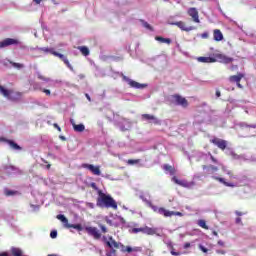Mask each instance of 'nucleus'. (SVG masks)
Segmentation results:
<instances>
[{
	"label": "nucleus",
	"mask_w": 256,
	"mask_h": 256,
	"mask_svg": "<svg viewBox=\"0 0 256 256\" xmlns=\"http://www.w3.org/2000/svg\"><path fill=\"white\" fill-rule=\"evenodd\" d=\"M167 25H175L176 27H178L179 29H181V31H194L195 27L194 26H185V22L183 21H179V22H171V18H168L167 20Z\"/></svg>",
	"instance_id": "nucleus-4"
},
{
	"label": "nucleus",
	"mask_w": 256,
	"mask_h": 256,
	"mask_svg": "<svg viewBox=\"0 0 256 256\" xmlns=\"http://www.w3.org/2000/svg\"><path fill=\"white\" fill-rule=\"evenodd\" d=\"M216 253L218 255H225V253H227L225 250H216Z\"/></svg>",
	"instance_id": "nucleus-53"
},
{
	"label": "nucleus",
	"mask_w": 256,
	"mask_h": 256,
	"mask_svg": "<svg viewBox=\"0 0 256 256\" xmlns=\"http://www.w3.org/2000/svg\"><path fill=\"white\" fill-rule=\"evenodd\" d=\"M189 247H191V243L186 242V243L184 244V249H189Z\"/></svg>",
	"instance_id": "nucleus-58"
},
{
	"label": "nucleus",
	"mask_w": 256,
	"mask_h": 256,
	"mask_svg": "<svg viewBox=\"0 0 256 256\" xmlns=\"http://www.w3.org/2000/svg\"><path fill=\"white\" fill-rule=\"evenodd\" d=\"M66 229H76V231H83V226L81 224H69L66 226Z\"/></svg>",
	"instance_id": "nucleus-28"
},
{
	"label": "nucleus",
	"mask_w": 256,
	"mask_h": 256,
	"mask_svg": "<svg viewBox=\"0 0 256 256\" xmlns=\"http://www.w3.org/2000/svg\"><path fill=\"white\" fill-rule=\"evenodd\" d=\"M214 41H223V33L219 29L213 31Z\"/></svg>",
	"instance_id": "nucleus-23"
},
{
	"label": "nucleus",
	"mask_w": 256,
	"mask_h": 256,
	"mask_svg": "<svg viewBox=\"0 0 256 256\" xmlns=\"http://www.w3.org/2000/svg\"><path fill=\"white\" fill-rule=\"evenodd\" d=\"M37 78L40 79V81H44L45 83H53V80L51 78H47L41 74V72L36 71Z\"/></svg>",
	"instance_id": "nucleus-24"
},
{
	"label": "nucleus",
	"mask_w": 256,
	"mask_h": 256,
	"mask_svg": "<svg viewBox=\"0 0 256 256\" xmlns=\"http://www.w3.org/2000/svg\"><path fill=\"white\" fill-rule=\"evenodd\" d=\"M98 227L101 229L102 233H109V230L107 229V226L98 223Z\"/></svg>",
	"instance_id": "nucleus-38"
},
{
	"label": "nucleus",
	"mask_w": 256,
	"mask_h": 256,
	"mask_svg": "<svg viewBox=\"0 0 256 256\" xmlns=\"http://www.w3.org/2000/svg\"><path fill=\"white\" fill-rule=\"evenodd\" d=\"M212 163H215L216 165H219V160H217V158H215V156H213V154H211V152L208 153Z\"/></svg>",
	"instance_id": "nucleus-39"
},
{
	"label": "nucleus",
	"mask_w": 256,
	"mask_h": 256,
	"mask_svg": "<svg viewBox=\"0 0 256 256\" xmlns=\"http://www.w3.org/2000/svg\"><path fill=\"white\" fill-rule=\"evenodd\" d=\"M143 251V248L139 246L132 247V253H141Z\"/></svg>",
	"instance_id": "nucleus-42"
},
{
	"label": "nucleus",
	"mask_w": 256,
	"mask_h": 256,
	"mask_svg": "<svg viewBox=\"0 0 256 256\" xmlns=\"http://www.w3.org/2000/svg\"><path fill=\"white\" fill-rule=\"evenodd\" d=\"M156 41H159V43H166V45H171V38H163L161 36H157Z\"/></svg>",
	"instance_id": "nucleus-30"
},
{
	"label": "nucleus",
	"mask_w": 256,
	"mask_h": 256,
	"mask_svg": "<svg viewBox=\"0 0 256 256\" xmlns=\"http://www.w3.org/2000/svg\"><path fill=\"white\" fill-rule=\"evenodd\" d=\"M106 223L110 226L113 225V220L109 219V218H106Z\"/></svg>",
	"instance_id": "nucleus-56"
},
{
	"label": "nucleus",
	"mask_w": 256,
	"mask_h": 256,
	"mask_svg": "<svg viewBox=\"0 0 256 256\" xmlns=\"http://www.w3.org/2000/svg\"><path fill=\"white\" fill-rule=\"evenodd\" d=\"M56 219H58L59 221H61V223H63V227H65V229H67V226L69 225V219H67V217H65V215L63 214H58L56 216Z\"/></svg>",
	"instance_id": "nucleus-22"
},
{
	"label": "nucleus",
	"mask_w": 256,
	"mask_h": 256,
	"mask_svg": "<svg viewBox=\"0 0 256 256\" xmlns=\"http://www.w3.org/2000/svg\"><path fill=\"white\" fill-rule=\"evenodd\" d=\"M88 207H90V209H93L94 204L93 203H88Z\"/></svg>",
	"instance_id": "nucleus-63"
},
{
	"label": "nucleus",
	"mask_w": 256,
	"mask_h": 256,
	"mask_svg": "<svg viewBox=\"0 0 256 256\" xmlns=\"http://www.w3.org/2000/svg\"><path fill=\"white\" fill-rule=\"evenodd\" d=\"M54 128L57 129V131H59V133H61V127L59 126V124L54 123Z\"/></svg>",
	"instance_id": "nucleus-54"
},
{
	"label": "nucleus",
	"mask_w": 256,
	"mask_h": 256,
	"mask_svg": "<svg viewBox=\"0 0 256 256\" xmlns=\"http://www.w3.org/2000/svg\"><path fill=\"white\" fill-rule=\"evenodd\" d=\"M159 215H163V217H173V215H176L177 217H183V213L181 212H175V211H169L163 207H160L158 210Z\"/></svg>",
	"instance_id": "nucleus-8"
},
{
	"label": "nucleus",
	"mask_w": 256,
	"mask_h": 256,
	"mask_svg": "<svg viewBox=\"0 0 256 256\" xmlns=\"http://www.w3.org/2000/svg\"><path fill=\"white\" fill-rule=\"evenodd\" d=\"M235 215H237L238 217H242V215H247V212H241V211L236 210Z\"/></svg>",
	"instance_id": "nucleus-47"
},
{
	"label": "nucleus",
	"mask_w": 256,
	"mask_h": 256,
	"mask_svg": "<svg viewBox=\"0 0 256 256\" xmlns=\"http://www.w3.org/2000/svg\"><path fill=\"white\" fill-rule=\"evenodd\" d=\"M8 145L14 149L15 151H21V146H19L15 141L13 140H7Z\"/></svg>",
	"instance_id": "nucleus-27"
},
{
	"label": "nucleus",
	"mask_w": 256,
	"mask_h": 256,
	"mask_svg": "<svg viewBox=\"0 0 256 256\" xmlns=\"http://www.w3.org/2000/svg\"><path fill=\"white\" fill-rule=\"evenodd\" d=\"M122 75V79L123 81H125V83H127V85H129V87H131L132 89H145L148 87L147 84H141L127 76H125L124 74Z\"/></svg>",
	"instance_id": "nucleus-3"
},
{
	"label": "nucleus",
	"mask_w": 256,
	"mask_h": 256,
	"mask_svg": "<svg viewBox=\"0 0 256 256\" xmlns=\"http://www.w3.org/2000/svg\"><path fill=\"white\" fill-rule=\"evenodd\" d=\"M62 61L66 65V67H68V69H70V71H73V65H71V63L69 62V59L64 58V60H62Z\"/></svg>",
	"instance_id": "nucleus-37"
},
{
	"label": "nucleus",
	"mask_w": 256,
	"mask_h": 256,
	"mask_svg": "<svg viewBox=\"0 0 256 256\" xmlns=\"http://www.w3.org/2000/svg\"><path fill=\"white\" fill-rule=\"evenodd\" d=\"M170 253H171V255H173V256H179V255H181V252H176V251H175V248H172L171 251H170Z\"/></svg>",
	"instance_id": "nucleus-46"
},
{
	"label": "nucleus",
	"mask_w": 256,
	"mask_h": 256,
	"mask_svg": "<svg viewBox=\"0 0 256 256\" xmlns=\"http://www.w3.org/2000/svg\"><path fill=\"white\" fill-rule=\"evenodd\" d=\"M172 181L176 184V185H180V187H187V182L185 180H179L177 179V176H174L172 178Z\"/></svg>",
	"instance_id": "nucleus-26"
},
{
	"label": "nucleus",
	"mask_w": 256,
	"mask_h": 256,
	"mask_svg": "<svg viewBox=\"0 0 256 256\" xmlns=\"http://www.w3.org/2000/svg\"><path fill=\"white\" fill-rule=\"evenodd\" d=\"M230 155H231L232 158H234V159H241V157H240L237 153H235V152H233V151H230Z\"/></svg>",
	"instance_id": "nucleus-43"
},
{
	"label": "nucleus",
	"mask_w": 256,
	"mask_h": 256,
	"mask_svg": "<svg viewBox=\"0 0 256 256\" xmlns=\"http://www.w3.org/2000/svg\"><path fill=\"white\" fill-rule=\"evenodd\" d=\"M41 1L43 0H33V3H36V5H41ZM52 3H55V0H51Z\"/></svg>",
	"instance_id": "nucleus-52"
},
{
	"label": "nucleus",
	"mask_w": 256,
	"mask_h": 256,
	"mask_svg": "<svg viewBox=\"0 0 256 256\" xmlns=\"http://www.w3.org/2000/svg\"><path fill=\"white\" fill-rule=\"evenodd\" d=\"M198 225L199 227H201L202 229H209V226H207V222L205 220H199L198 221Z\"/></svg>",
	"instance_id": "nucleus-35"
},
{
	"label": "nucleus",
	"mask_w": 256,
	"mask_h": 256,
	"mask_svg": "<svg viewBox=\"0 0 256 256\" xmlns=\"http://www.w3.org/2000/svg\"><path fill=\"white\" fill-rule=\"evenodd\" d=\"M164 171H168L170 173V175H175V173H177V170H175V167L169 165V164H165L163 166Z\"/></svg>",
	"instance_id": "nucleus-25"
},
{
	"label": "nucleus",
	"mask_w": 256,
	"mask_h": 256,
	"mask_svg": "<svg viewBox=\"0 0 256 256\" xmlns=\"http://www.w3.org/2000/svg\"><path fill=\"white\" fill-rule=\"evenodd\" d=\"M70 123L76 133H83V131H85V125L76 124L75 120H73V119H70Z\"/></svg>",
	"instance_id": "nucleus-13"
},
{
	"label": "nucleus",
	"mask_w": 256,
	"mask_h": 256,
	"mask_svg": "<svg viewBox=\"0 0 256 256\" xmlns=\"http://www.w3.org/2000/svg\"><path fill=\"white\" fill-rule=\"evenodd\" d=\"M150 207L154 211V213H159V209H160L159 207H157V206H155L153 204H150Z\"/></svg>",
	"instance_id": "nucleus-45"
},
{
	"label": "nucleus",
	"mask_w": 256,
	"mask_h": 256,
	"mask_svg": "<svg viewBox=\"0 0 256 256\" xmlns=\"http://www.w3.org/2000/svg\"><path fill=\"white\" fill-rule=\"evenodd\" d=\"M236 225H243V222L241 220V217H237L235 220Z\"/></svg>",
	"instance_id": "nucleus-51"
},
{
	"label": "nucleus",
	"mask_w": 256,
	"mask_h": 256,
	"mask_svg": "<svg viewBox=\"0 0 256 256\" xmlns=\"http://www.w3.org/2000/svg\"><path fill=\"white\" fill-rule=\"evenodd\" d=\"M142 119H144L145 121H153L155 125H159V120L154 115L142 114Z\"/></svg>",
	"instance_id": "nucleus-17"
},
{
	"label": "nucleus",
	"mask_w": 256,
	"mask_h": 256,
	"mask_svg": "<svg viewBox=\"0 0 256 256\" xmlns=\"http://www.w3.org/2000/svg\"><path fill=\"white\" fill-rule=\"evenodd\" d=\"M141 160L139 159H136V160H133V159H129L127 160V164L128 165H137V163H139Z\"/></svg>",
	"instance_id": "nucleus-40"
},
{
	"label": "nucleus",
	"mask_w": 256,
	"mask_h": 256,
	"mask_svg": "<svg viewBox=\"0 0 256 256\" xmlns=\"http://www.w3.org/2000/svg\"><path fill=\"white\" fill-rule=\"evenodd\" d=\"M85 231L88 235H90V237H93V239H101V232H99V229H97V227L86 226Z\"/></svg>",
	"instance_id": "nucleus-5"
},
{
	"label": "nucleus",
	"mask_w": 256,
	"mask_h": 256,
	"mask_svg": "<svg viewBox=\"0 0 256 256\" xmlns=\"http://www.w3.org/2000/svg\"><path fill=\"white\" fill-rule=\"evenodd\" d=\"M230 71H237V69H239V66L235 65V64H232L230 67H229Z\"/></svg>",
	"instance_id": "nucleus-49"
},
{
	"label": "nucleus",
	"mask_w": 256,
	"mask_h": 256,
	"mask_svg": "<svg viewBox=\"0 0 256 256\" xmlns=\"http://www.w3.org/2000/svg\"><path fill=\"white\" fill-rule=\"evenodd\" d=\"M13 93V89H7L0 85V95H3V97H10V95H13Z\"/></svg>",
	"instance_id": "nucleus-18"
},
{
	"label": "nucleus",
	"mask_w": 256,
	"mask_h": 256,
	"mask_svg": "<svg viewBox=\"0 0 256 256\" xmlns=\"http://www.w3.org/2000/svg\"><path fill=\"white\" fill-rule=\"evenodd\" d=\"M78 49L84 57L89 56V48H87V46H80Z\"/></svg>",
	"instance_id": "nucleus-34"
},
{
	"label": "nucleus",
	"mask_w": 256,
	"mask_h": 256,
	"mask_svg": "<svg viewBox=\"0 0 256 256\" xmlns=\"http://www.w3.org/2000/svg\"><path fill=\"white\" fill-rule=\"evenodd\" d=\"M221 95V92L219 90H216V97H219Z\"/></svg>",
	"instance_id": "nucleus-62"
},
{
	"label": "nucleus",
	"mask_w": 256,
	"mask_h": 256,
	"mask_svg": "<svg viewBox=\"0 0 256 256\" xmlns=\"http://www.w3.org/2000/svg\"><path fill=\"white\" fill-rule=\"evenodd\" d=\"M4 195H6V197H11L13 195H19V191L5 189Z\"/></svg>",
	"instance_id": "nucleus-32"
},
{
	"label": "nucleus",
	"mask_w": 256,
	"mask_h": 256,
	"mask_svg": "<svg viewBox=\"0 0 256 256\" xmlns=\"http://www.w3.org/2000/svg\"><path fill=\"white\" fill-rule=\"evenodd\" d=\"M140 23H141L142 27H144V29H147V31H153V26H151V24H149V22L141 19Z\"/></svg>",
	"instance_id": "nucleus-29"
},
{
	"label": "nucleus",
	"mask_w": 256,
	"mask_h": 256,
	"mask_svg": "<svg viewBox=\"0 0 256 256\" xmlns=\"http://www.w3.org/2000/svg\"><path fill=\"white\" fill-rule=\"evenodd\" d=\"M210 143H213V145H216V147H218V149H221V151H225L227 149V141L221 138L215 137L210 140Z\"/></svg>",
	"instance_id": "nucleus-7"
},
{
	"label": "nucleus",
	"mask_w": 256,
	"mask_h": 256,
	"mask_svg": "<svg viewBox=\"0 0 256 256\" xmlns=\"http://www.w3.org/2000/svg\"><path fill=\"white\" fill-rule=\"evenodd\" d=\"M59 139H61V141H67V138H65V136H59Z\"/></svg>",
	"instance_id": "nucleus-60"
},
{
	"label": "nucleus",
	"mask_w": 256,
	"mask_h": 256,
	"mask_svg": "<svg viewBox=\"0 0 256 256\" xmlns=\"http://www.w3.org/2000/svg\"><path fill=\"white\" fill-rule=\"evenodd\" d=\"M0 256H9V253H7V252H0Z\"/></svg>",
	"instance_id": "nucleus-59"
},
{
	"label": "nucleus",
	"mask_w": 256,
	"mask_h": 256,
	"mask_svg": "<svg viewBox=\"0 0 256 256\" xmlns=\"http://www.w3.org/2000/svg\"><path fill=\"white\" fill-rule=\"evenodd\" d=\"M11 45H19V40L14 38H6L0 41V49H5V47H9Z\"/></svg>",
	"instance_id": "nucleus-10"
},
{
	"label": "nucleus",
	"mask_w": 256,
	"mask_h": 256,
	"mask_svg": "<svg viewBox=\"0 0 256 256\" xmlns=\"http://www.w3.org/2000/svg\"><path fill=\"white\" fill-rule=\"evenodd\" d=\"M227 175H229V177H233V171H228Z\"/></svg>",
	"instance_id": "nucleus-61"
},
{
	"label": "nucleus",
	"mask_w": 256,
	"mask_h": 256,
	"mask_svg": "<svg viewBox=\"0 0 256 256\" xmlns=\"http://www.w3.org/2000/svg\"><path fill=\"white\" fill-rule=\"evenodd\" d=\"M202 39H209V32H204L201 34Z\"/></svg>",
	"instance_id": "nucleus-50"
},
{
	"label": "nucleus",
	"mask_w": 256,
	"mask_h": 256,
	"mask_svg": "<svg viewBox=\"0 0 256 256\" xmlns=\"http://www.w3.org/2000/svg\"><path fill=\"white\" fill-rule=\"evenodd\" d=\"M103 241L104 243L109 247V249H111V253H117V251L115 249H121V245H123L121 242H117L115 241V239H113V236L109 237V240H107L106 236H103Z\"/></svg>",
	"instance_id": "nucleus-2"
},
{
	"label": "nucleus",
	"mask_w": 256,
	"mask_h": 256,
	"mask_svg": "<svg viewBox=\"0 0 256 256\" xmlns=\"http://www.w3.org/2000/svg\"><path fill=\"white\" fill-rule=\"evenodd\" d=\"M39 51L44 53V55H54L55 48H53V47H42V48H39Z\"/></svg>",
	"instance_id": "nucleus-21"
},
{
	"label": "nucleus",
	"mask_w": 256,
	"mask_h": 256,
	"mask_svg": "<svg viewBox=\"0 0 256 256\" xmlns=\"http://www.w3.org/2000/svg\"><path fill=\"white\" fill-rule=\"evenodd\" d=\"M215 59L218 63H223V65H229V63H233V61H235V58L229 57L225 54H216Z\"/></svg>",
	"instance_id": "nucleus-6"
},
{
	"label": "nucleus",
	"mask_w": 256,
	"mask_h": 256,
	"mask_svg": "<svg viewBox=\"0 0 256 256\" xmlns=\"http://www.w3.org/2000/svg\"><path fill=\"white\" fill-rule=\"evenodd\" d=\"M203 171H206L208 175H211V173H217L219 171V167L214 165H202Z\"/></svg>",
	"instance_id": "nucleus-14"
},
{
	"label": "nucleus",
	"mask_w": 256,
	"mask_h": 256,
	"mask_svg": "<svg viewBox=\"0 0 256 256\" xmlns=\"http://www.w3.org/2000/svg\"><path fill=\"white\" fill-rule=\"evenodd\" d=\"M3 65H5V67H9V65H12V67H14V69H18V70L25 68L24 64L13 62L11 60H4Z\"/></svg>",
	"instance_id": "nucleus-12"
},
{
	"label": "nucleus",
	"mask_w": 256,
	"mask_h": 256,
	"mask_svg": "<svg viewBox=\"0 0 256 256\" xmlns=\"http://www.w3.org/2000/svg\"><path fill=\"white\" fill-rule=\"evenodd\" d=\"M90 187L94 189V191H97V207H100L101 209H114V211H117V201H115V199H113L111 195L105 194L103 190H99V187H97V184L95 182L90 183Z\"/></svg>",
	"instance_id": "nucleus-1"
},
{
	"label": "nucleus",
	"mask_w": 256,
	"mask_h": 256,
	"mask_svg": "<svg viewBox=\"0 0 256 256\" xmlns=\"http://www.w3.org/2000/svg\"><path fill=\"white\" fill-rule=\"evenodd\" d=\"M130 233H134V234H137V233H143V227L141 228H133Z\"/></svg>",
	"instance_id": "nucleus-41"
},
{
	"label": "nucleus",
	"mask_w": 256,
	"mask_h": 256,
	"mask_svg": "<svg viewBox=\"0 0 256 256\" xmlns=\"http://www.w3.org/2000/svg\"><path fill=\"white\" fill-rule=\"evenodd\" d=\"M120 249L122 253H133V247L131 246H125L122 244Z\"/></svg>",
	"instance_id": "nucleus-33"
},
{
	"label": "nucleus",
	"mask_w": 256,
	"mask_h": 256,
	"mask_svg": "<svg viewBox=\"0 0 256 256\" xmlns=\"http://www.w3.org/2000/svg\"><path fill=\"white\" fill-rule=\"evenodd\" d=\"M213 179L215 181H219V183H222L223 185H225V187H235V184L225 181V178H221L219 176H213Z\"/></svg>",
	"instance_id": "nucleus-20"
},
{
	"label": "nucleus",
	"mask_w": 256,
	"mask_h": 256,
	"mask_svg": "<svg viewBox=\"0 0 256 256\" xmlns=\"http://www.w3.org/2000/svg\"><path fill=\"white\" fill-rule=\"evenodd\" d=\"M188 15L192 17L194 23H200L199 20V11H197V8H189L188 9Z\"/></svg>",
	"instance_id": "nucleus-11"
},
{
	"label": "nucleus",
	"mask_w": 256,
	"mask_h": 256,
	"mask_svg": "<svg viewBox=\"0 0 256 256\" xmlns=\"http://www.w3.org/2000/svg\"><path fill=\"white\" fill-rule=\"evenodd\" d=\"M50 237H51V239H57V230H53V231L50 233Z\"/></svg>",
	"instance_id": "nucleus-44"
},
{
	"label": "nucleus",
	"mask_w": 256,
	"mask_h": 256,
	"mask_svg": "<svg viewBox=\"0 0 256 256\" xmlns=\"http://www.w3.org/2000/svg\"><path fill=\"white\" fill-rule=\"evenodd\" d=\"M197 61L199 63H217V59H215V57H198Z\"/></svg>",
	"instance_id": "nucleus-15"
},
{
	"label": "nucleus",
	"mask_w": 256,
	"mask_h": 256,
	"mask_svg": "<svg viewBox=\"0 0 256 256\" xmlns=\"http://www.w3.org/2000/svg\"><path fill=\"white\" fill-rule=\"evenodd\" d=\"M54 57H58V59H61V61H64V59H66L67 57L57 51L54 50Z\"/></svg>",
	"instance_id": "nucleus-36"
},
{
	"label": "nucleus",
	"mask_w": 256,
	"mask_h": 256,
	"mask_svg": "<svg viewBox=\"0 0 256 256\" xmlns=\"http://www.w3.org/2000/svg\"><path fill=\"white\" fill-rule=\"evenodd\" d=\"M46 169H51V164L46 165Z\"/></svg>",
	"instance_id": "nucleus-64"
},
{
	"label": "nucleus",
	"mask_w": 256,
	"mask_h": 256,
	"mask_svg": "<svg viewBox=\"0 0 256 256\" xmlns=\"http://www.w3.org/2000/svg\"><path fill=\"white\" fill-rule=\"evenodd\" d=\"M82 168L88 169V171H91V173L93 175H97V176L101 175V167H99V166H94L93 164L83 163Z\"/></svg>",
	"instance_id": "nucleus-9"
},
{
	"label": "nucleus",
	"mask_w": 256,
	"mask_h": 256,
	"mask_svg": "<svg viewBox=\"0 0 256 256\" xmlns=\"http://www.w3.org/2000/svg\"><path fill=\"white\" fill-rule=\"evenodd\" d=\"M42 91L45 93V95H51V90L49 89H43Z\"/></svg>",
	"instance_id": "nucleus-55"
},
{
	"label": "nucleus",
	"mask_w": 256,
	"mask_h": 256,
	"mask_svg": "<svg viewBox=\"0 0 256 256\" xmlns=\"http://www.w3.org/2000/svg\"><path fill=\"white\" fill-rule=\"evenodd\" d=\"M199 249L202 250L203 253H208L209 249L205 248L203 245H199Z\"/></svg>",
	"instance_id": "nucleus-48"
},
{
	"label": "nucleus",
	"mask_w": 256,
	"mask_h": 256,
	"mask_svg": "<svg viewBox=\"0 0 256 256\" xmlns=\"http://www.w3.org/2000/svg\"><path fill=\"white\" fill-rule=\"evenodd\" d=\"M175 103H176V105H180L181 107L189 106V102H187V99H185L184 97H176Z\"/></svg>",
	"instance_id": "nucleus-19"
},
{
	"label": "nucleus",
	"mask_w": 256,
	"mask_h": 256,
	"mask_svg": "<svg viewBox=\"0 0 256 256\" xmlns=\"http://www.w3.org/2000/svg\"><path fill=\"white\" fill-rule=\"evenodd\" d=\"M243 77H245L244 74L238 73L237 75L230 76L229 81L230 83H241V79H243Z\"/></svg>",
	"instance_id": "nucleus-16"
},
{
	"label": "nucleus",
	"mask_w": 256,
	"mask_h": 256,
	"mask_svg": "<svg viewBox=\"0 0 256 256\" xmlns=\"http://www.w3.org/2000/svg\"><path fill=\"white\" fill-rule=\"evenodd\" d=\"M143 233H145V235H155L156 231L153 228L145 226L143 227Z\"/></svg>",
	"instance_id": "nucleus-31"
},
{
	"label": "nucleus",
	"mask_w": 256,
	"mask_h": 256,
	"mask_svg": "<svg viewBox=\"0 0 256 256\" xmlns=\"http://www.w3.org/2000/svg\"><path fill=\"white\" fill-rule=\"evenodd\" d=\"M217 243L220 247H225V242H223L222 240H219Z\"/></svg>",
	"instance_id": "nucleus-57"
}]
</instances>
